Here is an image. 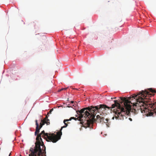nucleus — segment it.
Listing matches in <instances>:
<instances>
[{
    "instance_id": "1",
    "label": "nucleus",
    "mask_w": 156,
    "mask_h": 156,
    "mask_svg": "<svg viewBox=\"0 0 156 156\" xmlns=\"http://www.w3.org/2000/svg\"><path fill=\"white\" fill-rule=\"evenodd\" d=\"M156 90L150 88L142 90L137 94H134L132 97L136 98V103L134 105V110H139L142 113H144L147 116H154L156 115V102H154L150 98L151 96L153 95Z\"/></svg>"
},
{
    "instance_id": "2",
    "label": "nucleus",
    "mask_w": 156,
    "mask_h": 156,
    "mask_svg": "<svg viewBox=\"0 0 156 156\" xmlns=\"http://www.w3.org/2000/svg\"><path fill=\"white\" fill-rule=\"evenodd\" d=\"M134 94L132 95L129 98V99H127L126 98L120 97L121 100L124 102V104L125 107V109L121 107L120 104L117 101L115 100L114 101V104L112 105L111 107H109L105 105H100L94 107H97L101 105H104V106H102V108L98 109L97 111H95L94 112V114L95 116L97 112H99L100 111H103L106 110V108L110 109V108H114L115 107H116V109H114V112L115 113V119H123L124 118H126V116L129 113V112L132 111L133 112L135 113H137L139 110H135L134 108V105H135L136 103V98H132Z\"/></svg>"
},
{
    "instance_id": "3",
    "label": "nucleus",
    "mask_w": 156,
    "mask_h": 156,
    "mask_svg": "<svg viewBox=\"0 0 156 156\" xmlns=\"http://www.w3.org/2000/svg\"><path fill=\"white\" fill-rule=\"evenodd\" d=\"M102 106L104 105H101L97 107H94L91 106L87 108H84L80 110L77 111V112L79 113V116L75 118L74 117H71L69 119V121L74 119L76 120H78L80 121V123L81 124H86L88 127H90L91 124L93 123V120L95 118V114H94L95 111H97L98 109L102 108Z\"/></svg>"
},
{
    "instance_id": "4",
    "label": "nucleus",
    "mask_w": 156,
    "mask_h": 156,
    "mask_svg": "<svg viewBox=\"0 0 156 156\" xmlns=\"http://www.w3.org/2000/svg\"><path fill=\"white\" fill-rule=\"evenodd\" d=\"M47 141H51L53 143H56L57 141L56 139V135L54 133H45L44 130L42 131L41 133L37 135L35 143V146L34 148H31L30 152H37L38 151H43V153H46V147L42 141L41 136Z\"/></svg>"
},
{
    "instance_id": "5",
    "label": "nucleus",
    "mask_w": 156,
    "mask_h": 156,
    "mask_svg": "<svg viewBox=\"0 0 156 156\" xmlns=\"http://www.w3.org/2000/svg\"><path fill=\"white\" fill-rule=\"evenodd\" d=\"M46 153H43V151H38L31 152L29 156H46Z\"/></svg>"
},
{
    "instance_id": "6",
    "label": "nucleus",
    "mask_w": 156,
    "mask_h": 156,
    "mask_svg": "<svg viewBox=\"0 0 156 156\" xmlns=\"http://www.w3.org/2000/svg\"><path fill=\"white\" fill-rule=\"evenodd\" d=\"M67 126V125L64 126H62L60 129V130L59 132H57V135H56V139L57 140V141L61 138V137L62 135V130L63 128H66Z\"/></svg>"
},
{
    "instance_id": "7",
    "label": "nucleus",
    "mask_w": 156,
    "mask_h": 156,
    "mask_svg": "<svg viewBox=\"0 0 156 156\" xmlns=\"http://www.w3.org/2000/svg\"><path fill=\"white\" fill-rule=\"evenodd\" d=\"M35 122H36V131L35 132V136H37V135H38L39 134V133L40 132V130L41 129L39 127V125L38 123V121L37 120H35Z\"/></svg>"
},
{
    "instance_id": "8",
    "label": "nucleus",
    "mask_w": 156,
    "mask_h": 156,
    "mask_svg": "<svg viewBox=\"0 0 156 156\" xmlns=\"http://www.w3.org/2000/svg\"><path fill=\"white\" fill-rule=\"evenodd\" d=\"M104 118L103 117H101L99 115H98L96 116V121L97 122H102V121H104Z\"/></svg>"
},
{
    "instance_id": "9",
    "label": "nucleus",
    "mask_w": 156,
    "mask_h": 156,
    "mask_svg": "<svg viewBox=\"0 0 156 156\" xmlns=\"http://www.w3.org/2000/svg\"><path fill=\"white\" fill-rule=\"evenodd\" d=\"M46 123L47 125H48V123H47L46 122V121L45 120H41V122L40 123V126H39V127L41 129L42 127V126Z\"/></svg>"
},
{
    "instance_id": "10",
    "label": "nucleus",
    "mask_w": 156,
    "mask_h": 156,
    "mask_svg": "<svg viewBox=\"0 0 156 156\" xmlns=\"http://www.w3.org/2000/svg\"><path fill=\"white\" fill-rule=\"evenodd\" d=\"M69 121V120L68 119H64V121H63V122L64 123L65 125V126H66L67 125V126H68V123H69V122H68L67 123H66V122H68Z\"/></svg>"
},
{
    "instance_id": "11",
    "label": "nucleus",
    "mask_w": 156,
    "mask_h": 156,
    "mask_svg": "<svg viewBox=\"0 0 156 156\" xmlns=\"http://www.w3.org/2000/svg\"><path fill=\"white\" fill-rule=\"evenodd\" d=\"M67 88H61L59 90H58V92H60L62 90H66L67 89Z\"/></svg>"
},
{
    "instance_id": "12",
    "label": "nucleus",
    "mask_w": 156,
    "mask_h": 156,
    "mask_svg": "<svg viewBox=\"0 0 156 156\" xmlns=\"http://www.w3.org/2000/svg\"><path fill=\"white\" fill-rule=\"evenodd\" d=\"M108 120L107 119H104V121H102V122H104L105 123H107L108 122Z\"/></svg>"
},
{
    "instance_id": "13",
    "label": "nucleus",
    "mask_w": 156,
    "mask_h": 156,
    "mask_svg": "<svg viewBox=\"0 0 156 156\" xmlns=\"http://www.w3.org/2000/svg\"><path fill=\"white\" fill-rule=\"evenodd\" d=\"M48 116L47 115L46 116V117L44 118V120H45L47 121H49V119H48Z\"/></svg>"
},
{
    "instance_id": "14",
    "label": "nucleus",
    "mask_w": 156,
    "mask_h": 156,
    "mask_svg": "<svg viewBox=\"0 0 156 156\" xmlns=\"http://www.w3.org/2000/svg\"><path fill=\"white\" fill-rule=\"evenodd\" d=\"M53 110V109L52 108L50 110V111L48 113V114L47 115H48V114L49 113L50 114H51L52 112V111Z\"/></svg>"
},
{
    "instance_id": "15",
    "label": "nucleus",
    "mask_w": 156,
    "mask_h": 156,
    "mask_svg": "<svg viewBox=\"0 0 156 156\" xmlns=\"http://www.w3.org/2000/svg\"><path fill=\"white\" fill-rule=\"evenodd\" d=\"M46 122L47 123H48V125L50 124V122H48V121H46Z\"/></svg>"
},
{
    "instance_id": "16",
    "label": "nucleus",
    "mask_w": 156,
    "mask_h": 156,
    "mask_svg": "<svg viewBox=\"0 0 156 156\" xmlns=\"http://www.w3.org/2000/svg\"><path fill=\"white\" fill-rule=\"evenodd\" d=\"M71 103H74V101H71Z\"/></svg>"
},
{
    "instance_id": "17",
    "label": "nucleus",
    "mask_w": 156,
    "mask_h": 156,
    "mask_svg": "<svg viewBox=\"0 0 156 156\" xmlns=\"http://www.w3.org/2000/svg\"><path fill=\"white\" fill-rule=\"evenodd\" d=\"M11 152H10V153H9V156H11Z\"/></svg>"
},
{
    "instance_id": "18",
    "label": "nucleus",
    "mask_w": 156,
    "mask_h": 156,
    "mask_svg": "<svg viewBox=\"0 0 156 156\" xmlns=\"http://www.w3.org/2000/svg\"><path fill=\"white\" fill-rule=\"evenodd\" d=\"M129 120H130V121H132V119L131 118H129Z\"/></svg>"
},
{
    "instance_id": "19",
    "label": "nucleus",
    "mask_w": 156,
    "mask_h": 156,
    "mask_svg": "<svg viewBox=\"0 0 156 156\" xmlns=\"http://www.w3.org/2000/svg\"><path fill=\"white\" fill-rule=\"evenodd\" d=\"M114 117H112V119H114Z\"/></svg>"
},
{
    "instance_id": "20",
    "label": "nucleus",
    "mask_w": 156,
    "mask_h": 156,
    "mask_svg": "<svg viewBox=\"0 0 156 156\" xmlns=\"http://www.w3.org/2000/svg\"><path fill=\"white\" fill-rule=\"evenodd\" d=\"M116 98V97H115V98H114V99H115Z\"/></svg>"
},
{
    "instance_id": "21",
    "label": "nucleus",
    "mask_w": 156,
    "mask_h": 156,
    "mask_svg": "<svg viewBox=\"0 0 156 156\" xmlns=\"http://www.w3.org/2000/svg\"><path fill=\"white\" fill-rule=\"evenodd\" d=\"M113 98H111V99H113Z\"/></svg>"
}]
</instances>
